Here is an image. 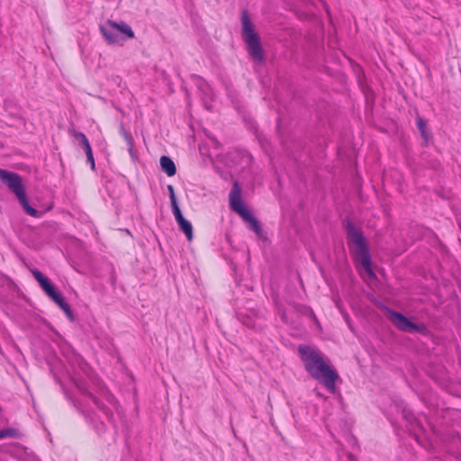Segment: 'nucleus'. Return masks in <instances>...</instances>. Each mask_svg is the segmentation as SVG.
Here are the masks:
<instances>
[{
    "mask_svg": "<svg viewBox=\"0 0 461 461\" xmlns=\"http://www.w3.org/2000/svg\"><path fill=\"white\" fill-rule=\"evenodd\" d=\"M68 361L73 371L71 378L76 387L84 397V400L94 404L97 410L102 411L105 417L110 419L113 415L112 409L116 408V402L114 401L113 397L112 395H106L105 401L107 404H104L96 396L88 392L81 374L85 375L86 376H89V368L87 364L80 356L73 355L71 358L68 359Z\"/></svg>",
    "mask_w": 461,
    "mask_h": 461,
    "instance_id": "1",
    "label": "nucleus"
},
{
    "mask_svg": "<svg viewBox=\"0 0 461 461\" xmlns=\"http://www.w3.org/2000/svg\"><path fill=\"white\" fill-rule=\"evenodd\" d=\"M298 351L306 371L314 379L320 381L330 393H334L336 391L335 383L339 378L338 374L325 363L321 356L312 348L301 345Z\"/></svg>",
    "mask_w": 461,
    "mask_h": 461,
    "instance_id": "2",
    "label": "nucleus"
},
{
    "mask_svg": "<svg viewBox=\"0 0 461 461\" xmlns=\"http://www.w3.org/2000/svg\"><path fill=\"white\" fill-rule=\"evenodd\" d=\"M345 228L350 254L361 265L370 278H375V274L372 268L369 248L363 231L350 221H347Z\"/></svg>",
    "mask_w": 461,
    "mask_h": 461,
    "instance_id": "3",
    "label": "nucleus"
},
{
    "mask_svg": "<svg viewBox=\"0 0 461 461\" xmlns=\"http://www.w3.org/2000/svg\"><path fill=\"white\" fill-rule=\"evenodd\" d=\"M209 158L213 162V158L218 159V162H222L228 170H221L216 166L221 178L229 181L234 177L235 175H239L243 169L249 167L251 163L250 155L241 152L239 150H232L226 154V156L221 158L218 154L209 152Z\"/></svg>",
    "mask_w": 461,
    "mask_h": 461,
    "instance_id": "4",
    "label": "nucleus"
},
{
    "mask_svg": "<svg viewBox=\"0 0 461 461\" xmlns=\"http://www.w3.org/2000/svg\"><path fill=\"white\" fill-rule=\"evenodd\" d=\"M0 181L16 196L20 204L30 216L40 218L42 212L32 208L28 201L23 179L17 173L0 169Z\"/></svg>",
    "mask_w": 461,
    "mask_h": 461,
    "instance_id": "5",
    "label": "nucleus"
},
{
    "mask_svg": "<svg viewBox=\"0 0 461 461\" xmlns=\"http://www.w3.org/2000/svg\"><path fill=\"white\" fill-rule=\"evenodd\" d=\"M229 203L231 211L238 213L245 222L249 224V228L253 230L258 237L262 236V230L258 221L246 207L242 200L241 186L236 180L229 194Z\"/></svg>",
    "mask_w": 461,
    "mask_h": 461,
    "instance_id": "6",
    "label": "nucleus"
},
{
    "mask_svg": "<svg viewBox=\"0 0 461 461\" xmlns=\"http://www.w3.org/2000/svg\"><path fill=\"white\" fill-rule=\"evenodd\" d=\"M242 37L246 43L250 58L258 63L264 59L263 49L259 36L256 33L252 22L247 11L241 16Z\"/></svg>",
    "mask_w": 461,
    "mask_h": 461,
    "instance_id": "7",
    "label": "nucleus"
},
{
    "mask_svg": "<svg viewBox=\"0 0 461 461\" xmlns=\"http://www.w3.org/2000/svg\"><path fill=\"white\" fill-rule=\"evenodd\" d=\"M99 29L103 37L109 44H115L126 39L134 38L133 31L125 23H117L112 20H108L101 24Z\"/></svg>",
    "mask_w": 461,
    "mask_h": 461,
    "instance_id": "8",
    "label": "nucleus"
},
{
    "mask_svg": "<svg viewBox=\"0 0 461 461\" xmlns=\"http://www.w3.org/2000/svg\"><path fill=\"white\" fill-rule=\"evenodd\" d=\"M32 276L37 280L42 290L45 294L55 302L58 306L64 311L69 304L65 301V299L55 290L54 286L51 285L50 280L44 276L41 272L37 269H33L32 271Z\"/></svg>",
    "mask_w": 461,
    "mask_h": 461,
    "instance_id": "9",
    "label": "nucleus"
},
{
    "mask_svg": "<svg viewBox=\"0 0 461 461\" xmlns=\"http://www.w3.org/2000/svg\"><path fill=\"white\" fill-rule=\"evenodd\" d=\"M388 312L390 321L400 330L404 332H415L420 330L419 326L411 321L402 313L392 310H390Z\"/></svg>",
    "mask_w": 461,
    "mask_h": 461,
    "instance_id": "10",
    "label": "nucleus"
},
{
    "mask_svg": "<svg viewBox=\"0 0 461 461\" xmlns=\"http://www.w3.org/2000/svg\"><path fill=\"white\" fill-rule=\"evenodd\" d=\"M175 219L178 224L179 229L185 233L188 240L193 239V226L189 221L184 218L180 208L172 210Z\"/></svg>",
    "mask_w": 461,
    "mask_h": 461,
    "instance_id": "11",
    "label": "nucleus"
},
{
    "mask_svg": "<svg viewBox=\"0 0 461 461\" xmlns=\"http://www.w3.org/2000/svg\"><path fill=\"white\" fill-rule=\"evenodd\" d=\"M162 170L168 176H172L176 174V168L174 161L167 156H162L159 160Z\"/></svg>",
    "mask_w": 461,
    "mask_h": 461,
    "instance_id": "12",
    "label": "nucleus"
},
{
    "mask_svg": "<svg viewBox=\"0 0 461 461\" xmlns=\"http://www.w3.org/2000/svg\"><path fill=\"white\" fill-rule=\"evenodd\" d=\"M69 134L74 139V141L81 146L85 150L91 148L88 139L83 132L71 129L69 130Z\"/></svg>",
    "mask_w": 461,
    "mask_h": 461,
    "instance_id": "13",
    "label": "nucleus"
},
{
    "mask_svg": "<svg viewBox=\"0 0 461 461\" xmlns=\"http://www.w3.org/2000/svg\"><path fill=\"white\" fill-rule=\"evenodd\" d=\"M18 435V430L15 429H0V439L5 438H16Z\"/></svg>",
    "mask_w": 461,
    "mask_h": 461,
    "instance_id": "14",
    "label": "nucleus"
},
{
    "mask_svg": "<svg viewBox=\"0 0 461 461\" xmlns=\"http://www.w3.org/2000/svg\"><path fill=\"white\" fill-rule=\"evenodd\" d=\"M167 191L169 193V198H170V203H171L172 210H175V208H179L178 203H177V200H176V196L175 194L174 186L172 185H168L167 186Z\"/></svg>",
    "mask_w": 461,
    "mask_h": 461,
    "instance_id": "15",
    "label": "nucleus"
},
{
    "mask_svg": "<svg viewBox=\"0 0 461 461\" xmlns=\"http://www.w3.org/2000/svg\"><path fill=\"white\" fill-rule=\"evenodd\" d=\"M124 137L127 140L128 146H129V153L133 158L134 157V149H133V139L131 134L124 133Z\"/></svg>",
    "mask_w": 461,
    "mask_h": 461,
    "instance_id": "16",
    "label": "nucleus"
},
{
    "mask_svg": "<svg viewBox=\"0 0 461 461\" xmlns=\"http://www.w3.org/2000/svg\"><path fill=\"white\" fill-rule=\"evenodd\" d=\"M85 152L86 155V160L91 165V168L94 170L95 167V159H94L92 148L86 149Z\"/></svg>",
    "mask_w": 461,
    "mask_h": 461,
    "instance_id": "17",
    "label": "nucleus"
},
{
    "mask_svg": "<svg viewBox=\"0 0 461 461\" xmlns=\"http://www.w3.org/2000/svg\"><path fill=\"white\" fill-rule=\"evenodd\" d=\"M63 312L66 314V316L69 319V321H74V315L70 309V306L67 307Z\"/></svg>",
    "mask_w": 461,
    "mask_h": 461,
    "instance_id": "18",
    "label": "nucleus"
},
{
    "mask_svg": "<svg viewBox=\"0 0 461 461\" xmlns=\"http://www.w3.org/2000/svg\"><path fill=\"white\" fill-rule=\"evenodd\" d=\"M418 128H419L420 131L421 132V134L424 136L425 123L421 119L418 120Z\"/></svg>",
    "mask_w": 461,
    "mask_h": 461,
    "instance_id": "19",
    "label": "nucleus"
},
{
    "mask_svg": "<svg viewBox=\"0 0 461 461\" xmlns=\"http://www.w3.org/2000/svg\"><path fill=\"white\" fill-rule=\"evenodd\" d=\"M207 138H208V140L214 146V149H217L220 146V143L218 142V140L210 136H208Z\"/></svg>",
    "mask_w": 461,
    "mask_h": 461,
    "instance_id": "20",
    "label": "nucleus"
},
{
    "mask_svg": "<svg viewBox=\"0 0 461 461\" xmlns=\"http://www.w3.org/2000/svg\"><path fill=\"white\" fill-rule=\"evenodd\" d=\"M278 313L284 322H288L285 312L281 308H278Z\"/></svg>",
    "mask_w": 461,
    "mask_h": 461,
    "instance_id": "21",
    "label": "nucleus"
},
{
    "mask_svg": "<svg viewBox=\"0 0 461 461\" xmlns=\"http://www.w3.org/2000/svg\"><path fill=\"white\" fill-rule=\"evenodd\" d=\"M350 461H356L355 457L350 454L348 455Z\"/></svg>",
    "mask_w": 461,
    "mask_h": 461,
    "instance_id": "22",
    "label": "nucleus"
},
{
    "mask_svg": "<svg viewBox=\"0 0 461 461\" xmlns=\"http://www.w3.org/2000/svg\"><path fill=\"white\" fill-rule=\"evenodd\" d=\"M81 411H85L84 408L83 407H79Z\"/></svg>",
    "mask_w": 461,
    "mask_h": 461,
    "instance_id": "23",
    "label": "nucleus"
}]
</instances>
